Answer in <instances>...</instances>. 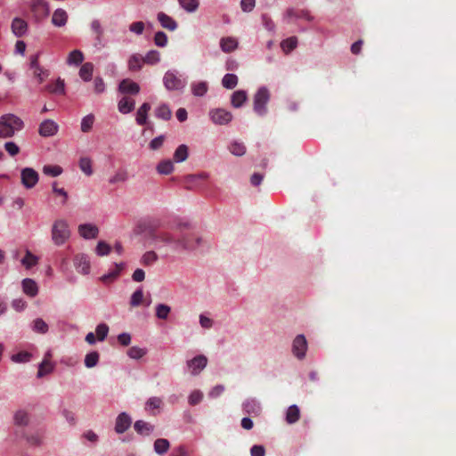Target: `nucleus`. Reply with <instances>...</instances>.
Returning <instances> with one entry per match:
<instances>
[{
    "label": "nucleus",
    "mask_w": 456,
    "mask_h": 456,
    "mask_svg": "<svg viewBox=\"0 0 456 456\" xmlns=\"http://www.w3.org/2000/svg\"><path fill=\"white\" fill-rule=\"evenodd\" d=\"M128 179V172L125 169H118L113 176L109 179L110 184L124 183Z\"/></svg>",
    "instance_id": "4c0bfd02"
},
{
    "label": "nucleus",
    "mask_w": 456,
    "mask_h": 456,
    "mask_svg": "<svg viewBox=\"0 0 456 456\" xmlns=\"http://www.w3.org/2000/svg\"><path fill=\"white\" fill-rule=\"evenodd\" d=\"M96 335L99 341H103L109 332V326L105 323H101L96 327Z\"/></svg>",
    "instance_id": "4d7b16f0"
},
{
    "label": "nucleus",
    "mask_w": 456,
    "mask_h": 456,
    "mask_svg": "<svg viewBox=\"0 0 456 456\" xmlns=\"http://www.w3.org/2000/svg\"><path fill=\"white\" fill-rule=\"evenodd\" d=\"M158 259V256L154 251H148L142 256V264L145 265H151L155 263Z\"/></svg>",
    "instance_id": "e2e57ef3"
},
{
    "label": "nucleus",
    "mask_w": 456,
    "mask_h": 456,
    "mask_svg": "<svg viewBox=\"0 0 456 456\" xmlns=\"http://www.w3.org/2000/svg\"><path fill=\"white\" fill-rule=\"evenodd\" d=\"M208 359L204 355H198L187 362L188 368L192 375L199 374L207 365Z\"/></svg>",
    "instance_id": "f8f14e48"
},
{
    "label": "nucleus",
    "mask_w": 456,
    "mask_h": 456,
    "mask_svg": "<svg viewBox=\"0 0 456 456\" xmlns=\"http://www.w3.org/2000/svg\"><path fill=\"white\" fill-rule=\"evenodd\" d=\"M33 330L36 332L45 334L48 331V325L43 319L37 318L34 321Z\"/></svg>",
    "instance_id": "5fc2aeb1"
},
{
    "label": "nucleus",
    "mask_w": 456,
    "mask_h": 456,
    "mask_svg": "<svg viewBox=\"0 0 456 456\" xmlns=\"http://www.w3.org/2000/svg\"><path fill=\"white\" fill-rule=\"evenodd\" d=\"M27 442L31 445H40L42 443V436L39 433L26 436Z\"/></svg>",
    "instance_id": "0e129e2a"
},
{
    "label": "nucleus",
    "mask_w": 456,
    "mask_h": 456,
    "mask_svg": "<svg viewBox=\"0 0 456 456\" xmlns=\"http://www.w3.org/2000/svg\"><path fill=\"white\" fill-rule=\"evenodd\" d=\"M30 7L38 19L46 17L49 13L48 4L45 0H31Z\"/></svg>",
    "instance_id": "9b49d317"
},
{
    "label": "nucleus",
    "mask_w": 456,
    "mask_h": 456,
    "mask_svg": "<svg viewBox=\"0 0 456 456\" xmlns=\"http://www.w3.org/2000/svg\"><path fill=\"white\" fill-rule=\"evenodd\" d=\"M73 264L77 271L82 274H87L90 272V262L88 256L85 254H77L74 256Z\"/></svg>",
    "instance_id": "9d476101"
},
{
    "label": "nucleus",
    "mask_w": 456,
    "mask_h": 456,
    "mask_svg": "<svg viewBox=\"0 0 456 456\" xmlns=\"http://www.w3.org/2000/svg\"><path fill=\"white\" fill-rule=\"evenodd\" d=\"M174 170V165L171 160H163L157 166V171L161 175H169Z\"/></svg>",
    "instance_id": "a19ab883"
},
{
    "label": "nucleus",
    "mask_w": 456,
    "mask_h": 456,
    "mask_svg": "<svg viewBox=\"0 0 456 456\" xmlns=\"http://www.w3.org/2000/svg\"><path fill=\"white\" fill-rule=\"evenodd\" d=\"M79 168L87 176L93 175L92 160L88 157H82L79 159Z\"/></svg>",
    "instance_id": "72a5a7b5"
},
{
    "label": "nucleus",
    "mask_w": 456,
    "mask_h": 456,
    "mask_svg": "<svg viewBox=\"0 0 456 456\" xmlns=\"http://www.w3.org/2000/svg\"><path fill=\"white\" fill-rule=\"evenodd\" d=\"M51 357V353L47 352L46 354L45 355L44 360L39 365L37 378H43L44 376L51 373L53 370V364L50 361Z\"/></svg>",
    "instance_id": "f3484780"
},
{
    "label": "nucleus",
    "mask_w": 456,
    "mask_h": 456,
    "mask_svg": "<svg viewBox=\"0 0 456 456\" xmlns=\"http://www.w3.org/2000/svg\"><path fill=\"white\" fill-rule=\"evenodd\" d=\"M220 47L224 53H232L238 47V41L232 37H223L220 40Z\"/></svg>",
    "instance_id": "5701e85b"
},
{
    "label": "nucleus",
    "mask_w": 456,
    "mask_h": 456,
    "mask_svg": "<svg viewBox=\"0 0 456 456\" xmlns=\"http://www.w3.org/2000/svg\"><path fill=\"white\" fill-rule=\"evenodd\" d=\"M22 289L26 295L31 297L37 296L38 292V287L37 282L29 278H26L22 281Z\"/></svg>",
    "instance_id": "aec40b11"
},
{
    "label": "nucleus",
    "mask_w": 456,
    "mask_h": 456,
    "mask_svg": "<svg viewBox=\"0 0 456 456\" xmlns=\"http://www.w3.org/2000/svg\"><path fill=\"white\" fill-rule=\"evenodd\" d=\"M159 61V53L156 50H151L147 53L143 57V62L150 65H154Z\"/></svg>",
    "instance_id": "8fccbe9b"
},
{
    "label": "nucleus",
    "mask_w": 456,
    "mask_h": 456,
    "mask_svg": "<svg viewBox=\"0 0 456 456\" xmlns=\"http://www.w3.org/2000/svg\"><path fill=\"white\" fill-rule=\"evenodd\" d=\"M13 423L18 427H26L29 423V414L25 410H18L13 415Z\"/></svg>",
    "instance_id": "412c9836"
},
{
    "label": "nucleus",
    "mask_w": 456,
    "mask_h": 456,
    "mask_svg": "<svg viewBox=\"0 0 456 456\" xmlns=\"http://www.w3.org/2000/svg\"><path fill=\"white\" fill-rule=\"evenodd\" d=\"M94 65L91 62L84 63L79 70V76L84 81H89L92 78Z\"/></svg>",
    "instance_id": "7c9ffc66"
},
{
    "label": "nucleus",
    "mask_w": 456,
    "mask_h": 456,
    "mask_svg": "<svg viewBox=\"0 0 456 456\" xmlns=\"http://www.w3.org/2000/svg\"><path fill=\"white\" fill-rule=\"evenodd\" d=\"M27 22L20 18H15L12 22V30L17 37H22L27 31Z\"/></svg>",
    "instance_id": "b1692460"
},
{
    "label": "nucleus",
    "mask_w": 456,
    "mask_h": 456,
    "mask_svg": "<svg viewBox=\"0 0 456 456\" xmlns=\"http://www.w3.org/2000/svg\"><path fill=\"white\" fill-rule=\"evenodd\" d=\"M83 61H84L83 53L80 50H74L69 53L68 59H67V63L69 65H72V64L79 65L83 62Z\"/></svg>",
    "instance_id": "473e14b6"
},
{
    "label": "nucleus",
    "mask_w": 456,
    "mask_h": 456,
    "mask_svg": "<svg viewBox=\"0 0 456 456\" xmlns=\"http://www.w3.org/2000/svg\"><path fill=\"white\" fill-rule=\"evenodd\" d=\"M43 173L53 177L58 176L62 173L60 166L46 165L43 167Z\"/></svg>",
    "instance_id": "3c124183"
},
{
    "label": "nucleus",
    "mask_w": 456,
    "mask_h": 456,
    "mask_svg": "<svg viewBox=\"0 0 456 456\" xmlns=\"http://www.w3.org/2000/svg\"><path fill=\"white\" fill-rule=\"evenodd\" d=\"M131 424L132 419L129 415L126 412H122L116 419L115 431L118 434H123L130 428Z\"/></svg>",
    "instance_id": "4468645a"
},
{
    "label": "nucleus",
    "mask_w": 456,
    "mask_h": 456,
    "mask_svg": "<svg viewBox=\"0 0 456 456\" xmlns=\"http://www.w3.org/2000/svg\"><path fill=\"white\" fill-rule=\"evenodd\" d=\"M188 158V147L185 144H181L177 147L174 153V159L175 162L185 161Z\"/></svg>",
    "instance_id": "f704fd0d"
},
{
    "label": "nucleus",
    "mask_w": 456,
    "mask_h": 456,
    "mask_svg": "<svg viewBox=\"0 0 456 456\" xmlns=\"http://www.w3.org/2000/svg\"><path fill=\"white\" fill-rule=\"evenodd\" d=\"M94 123V116L93 114H88L82 118L81 121V131L83 133H88L91 131L93 125Z\"/></svg>",
    "instance_id": "a18cd8bd"
},
{
    "label": "nucleus",
    "mask_w": 456,
    "mask_h": 456,
    "mask_svg": "<svg viewBox=\"0 0 456 456\" xmlns=\"http://www.w3.org/2000/svg\"><path fill=\"white\" fill-rule=\"evenodd\" d=\"M147 354V350L145 348H141L138 346H132L127 350V355L132 359H141Z\"/></svg>",
    "instance_id": "de8ad7c7"
},
{
    "label": "nucleus",
    "mask_w": 456,
    "mask_h": 456,
    "mask_svg": "<svg viewBox=\"0 0 456 456\" xmlns=\"http://www.w3.org/2000/svg\"><path fill=\"white\" fill-rule=\"evenodd\" d=\"M38 257L33 255L29 250L26 251L25 256L21 260L22 265H24L27 269H30L31 267L37 265Z\"/></svg>",
    "instance_id": "e433bc0d"
},
{
    "label": "nucleus",
    "mask_w": 456,
    "mask_h": 456,
    "mask_svg": "<svg viewBox=\"0 0 456 456\" xmlns=\"http://www.w3.org/2000/svg\"><path fill=\"white\" fill-rule=\"evenodd\" d=\"M162 404L159 397H151L146 403L147 409H159Z\"/></svg>",
    "instance_id": "774afa93"
},
{
    "label": "nucleus",
    "mask_w": 456,
    "mask_h": 456,
    "mask_svg": "<svg viewBox=\"0 0 456 456\" xmlns=\"http://www.w3.org/2000/svg\"><path fill=\"white\" fill-rule=\"evenodd\" d=\"M154 43L156 45L160 47L166 46L167 43V35L162 31L157 32L154 36Z\"/></svg>",
    "instance_id": "680f3d73"
},
{
    "label": "nucleus",
    "mask_w": 456,
    "mask_h": 456,
    "mask_svg": "<svg viewBox=\"0 0 456 456\" xmlns=\"http://www.w3.org/2000/svg\"><path fill=\"white\" fill-rule=\"evenodd\" d=\"M33 74L34 77L38 79V82L42 83L45 80V78L48 77L49 72L48 70L45 69L40 66L33 69Z\"/></svg>",
    "instance_id": "bf43d9fd"
},
{
    "label": "nucleus",
    "mask_w": 456,
    "mask_h": 456,
    "mask_svg": "<svg viewBox=\"0 0 456 456\" xmlns=\"http://www.w3.org/2000/svg\"><path fill=\"white\" fill-rule=\"evenodd\" d=\"M21 183L27 189H32L37 183L39 176L38 173L31 168L25 167L20 172Z\"/></svg>",
    "instance_id": "423d86ee"
},
{
    "label": "nucleus",
    "mask_w": 456,
    "mask_h": 456,
    "mask_svg": "<svg viewBox=\"0 0 456 456\" xmlns=\"http://www.w3.org/2000/svg\"><path fill=\"white\" fill-rule=\"evenodd\" d=\"M170 447V444L168 440L165 438H159L154 442V451L158 454H164L166 453Z\"/></svg>",
    "instance_id": "2f4dec72"
},
{
    "label": "nucleus",
    "mask_w": 456,
    "mask_h": 456,
    "mask_svg": "<svg viewBox=\"0 0 456 456\" xmlns=\"http://www.w3.org/2000/svg\"><path fill=\"white\" fill-rule=\"evenodd\" d=\"M23 121L13 114H5L0 118V137L8 138L14 135L15 132L23 128Z\"/></svg>",
    "instance_id": "f03ea898"
},
{
    "label": "nucleus",
    "mask_w": 456,
    "mask_h": 456,
    "mask_svg": "<svg viewBox=\"0 0 456 456\" xmlns=\"http://www.w3.org/2000/svg\"><path fill=\"white\" fill-rule=\"evenodd\" d=\"M286 16L289 19L291 18H305L307 20H310V16L307 12L304 11H296L294 9H289L286 12Z\"/></svg>",
    "instance_id": "052dcab7"
},
{
    "label": "nucleus",
    "mask_w": 456,
    "mask_h": 456,
    "mask_svg": "<svg viewBox=\"0 0 456 456\" xmlns=\"http://www.w3.org/2000/svg\"><path fill=\"white\" fill-rule=\"evenodd\" d=\"M99 354L96 351L87 354L85 358V365L87 368H93L96 366L99 362Z\"/></svg>",
    "instance_id": "09e8293b"
},
{
    "label": "nucleus",
    "mask_w": 456,
    "mask_h": 456,
    "mask_svg": "<svg viewBox=\"0 0 456 456\" xmlns=\"http://www.w3.org/2000/svg\"><path fill=\"white\" fill-rule=\"evenodd\" d=\"M171 312V307L165 304L156 305V316L160 320H167Z\"/></svg>",
    "instance_id": "79ce46f5"
},
{
    "label": "nucleus",
    "mask_w": 456,
    "mask_h": 456,
    "mask_svg": "<svg viewBox=\"0 0 456 456\" xmlns=\"http://www.w3.org/2000/svg\"><path fill=\"white\" fill-rule=\"evenodd\" d=\"M180 5L189 12H192L197 10L199 6L198 0H178Z\"/></svg>",
    "instance_id": "603ef678"
},
{
    "label": "nucleus",
    "mask_w": 456,
    "mask_h": 456,
    "mask_svg": "<svg viewBox=\"0 0 456 456\" xmlns=\"http://www.w3.org/2000/svg\"><path fill=\"white\" fill-rule=\"evenodd\" d=\"M58 129L59 126L55 121L45 119L40 124L38 133L43 137H50L56 134Z\"/></svg>",
    "instance_id": "1a4fd4ad"
},
{
    "label": "nucleus",
    "mask_w": 456,
    "mask_h": 456,
    "mask_svg": "<svg viewBox=\"0 0 456 456\" xmlns=\"http://www.w3.org/2000/svg\"><path fill=\"white\" fill-rule=\"evenodd\" d=\"M78 232L80 236L85 239H94L99 233L97 226L91 224H80L78 226Z\"/></svg>",
    "instance_id": "dca6fc26"
},
{
    "label": "nucleus",
    "mask_w": 456,
    "mask_h": 456,
    "mask_svg": "<svg viewBox=\"0 0 456 456\" xmlns=\"http://www.w3.org/2000/svg\"><path fill=\"white\" fill-rule=\"evenodd\" d=\"M119 91L122 94H137L140 92V86L137 83L126 78L120 82Z\"/></svg>",
    "instance_id": "a211bd4d"
},
{
    "label": "nucleus",
    "mask_w": 456,
    "mask_h": 456,
    "mask_svg": "<svg viewBox=\"0 0 456 456\" xmlns=\"http://www.w3.org/2000/svg\"><path fill=\"white\" fill-rule=\"evenodd\" d=\"M209 117L216 125H226L232 119V114L224 109H214L209 111Z\"/></svg>",
    "instance_id": "0eeeda50"
},
{
    "label": "nucleus",
    "mask_w": 456,
    "mask_h": 456,
    "mask_svg": "<svg viewBox=\"0 0 456 456\" xmlns=\"http://www.w3.org/2000/svg\"><path fill=\"white\" fill-rule=\"evenodd\" d=\"M238 84V77L234 74H226L222 79V85L227 89H233Z\"/></svg>",
    "instance_id": "ea45409f"
},
{
    "label": "nucleus",
    "mask_w": 456,
    "mask_h": 456,
    "mask_svg": "<svg viewBox=\"0 0 456 456\" xmlns=\"http://www.w3.org/2000/svg\"><path fill=\"white\" fill-rule=\"evenodd\" d=\"M202 393L199 390H195L189 396V403L191 405H196L202 400Z\"/></svg>",
    "instance_id": "69168bd1"
},
{
    "label": "nucleus",
    "mask_w": 456,
    "mask_h": 456,
    "mask_svg": "<svg viewBox=\"0 0 456 456\" xmlns=\"http://www.w3.org/2000/svg\"><path fill=\"white\" fill-rule=\"evenodd\" d=\"M90 28L94 35V45L98 47L103 46L104 30L99 20H92Z\"/></svg>",
    "instance_id": "ddd939ff"
},
{
    "label": "nucleus",
    "mask_w": 456,
    "mask_h": 456,
    "mask_svg": "<svg viewBox=\"0 0 456 456\" xmlns=\"http://www.w3.org/2000/svg\"><path fill=\"white\" fill-rule=\"evenodd\" d=\"M155 115L159 118L168 120L172 116V112L167 104H161L156 109Z\"/></svg>",
    "instance_id": "58836bf2"
},
{
    "label": "nucleus",
    "mask_w": 456,
    "mask_h": 456,
    "mask_svg": "<svg viewBox=\"0 0 456 456\" xmlns=\"http://www.w3.org/2000/svg\"><path fill=\"white\" fill-rule=\"evenodd\" d=\"M95 251L98 256H107L110 252V246L107 244L105 241H99Z\"/></svg>",
    "instance_id": "13d9d810"
},
{
    "label": "nucleus",
    "mask_w": 456,
    "mask_h": 456,
    "mask_svg": "<svg viewBox=\"0 0 456 456\" xmlns=\"http://www.w3.org/2000/svg\"><path fill=\"white\" fill-rule=\"evenodd\" d=\"M270 100V93L266 87H260L254 95V111L258 116L266 114V105Z\"/></svg>",
    "instance_id": "39448f33"
},
{
    "label": "nucleus",
    "mask_w": 456,
    "mask_h": 456,
    "mask_svg": "<svg viewBox=\"0 0 456 456\" xmlns=\"http://www.w3.org/2000/svg\"><path fill=\"white\" fill-rule=\"evenodd\" d=\"M142 301H143V291L142 289H138L131 296L130 305H131V307H137L142 304Z\"/></svg>",
    "instance_id": "49530a36"
},
{
    "label": "nucleus",
    "mask_w": 456,
    "mask_h": 456,
    "mask_svg": "<svg viewBox=\"0 0 456 456\" xmlns=\"http://www.w3.org/2000/svg\"><path fill=\"white\" fill-rule=\"evenodd\" d=\"M134 100L129 97H123L118 104V110L123 114L130 113L134 108Z\"/></svg>",
    "instance_id": "a878e982"
},
{
    "label": "nucleus",
    "mask_w": 456,
    "mask_h": 456,
    "mask_svg": "<svg viewBox=\"0 0 456 456\" xmlns=\"http://www.w3.org/2000/svg\"><path fill=\"white\" fill-rule=\"evenodd\" d=\"M300 419V411L297 405H291L286 412V421L289 424H294Z\"/></svg>",
    "instance_id": "cd10ccee"
},
{
    "label": "nucleus",
    "mask_w": 456,
    "mask_h": 456,
    "mask_svg": "<svg viewBox=\"0 0 456 456\" xmlns=\"http://www.w3.org/2000/svg\"><path fill=\"white\" fill-rule=\"evenodd\" d=\"M4 149L12 157L17 155L20 152V148L13 142H7L4 144Z\"/></svg>",
    "instance_id": "338daca9"
},
{
    "label": "nucleus",
    "mask_w": 456,
    "mask_h": 456,
    "mask_svg": "<svg viewBox=\"0 0 456 456\" xmlns=\"http://www.w3.org/2000/svg\"><path fill=\"white\" fill-rule=\"evenodd\" d=\"M143 62V57L140 54H133L128 60V68L132 71H137L141 69Z\"/></svg>",
    "instance_id": "c756f323"
},
{
    "label": "nucleus",
    "mask_w": 456,
    "mask_h": 456,
    "mask_svg": "<svg viewBox=\"0 0 456 456\" xmlns=\"http://www.w3.org/2000/svg\"><path fill=\"white\" fill-rule=\"evenodd\" d=\"M247 100V93L243 90L235 91L231 99L232 105L234 108H240Z\"/></svg>",
    "instance_id": "c85d7f7f"
},
{
    "label": "nucleus",
    "mask_w": 456,
    "mask_h": 456,
    "mask_svg": "<svg viewBox=\"0 0 456 456\" xmlns=\"http://www.w3.org/2000/svg\"><path fill=\"white\" fill-rule=\"evenodd\" d=\"M158 20L164 28H167L170 31H174L177 28L176 21L164 12L158 13Z\"/></svg>",
    "instance_id": "6ab92c4d"
},
{
    "label": "nucleus",
    "mask_w": 456,
    "mask_h": 456,
    "mask_svg": "<svg viewBox=\"0 0 456 456\" xmlns=\"http://www.w3.org/2000/svg\"><path fill=\"white\" fill-rule=\"evenodd\" d=\"M242 406L246 413L253 416L260 415L262 411L260 403L253 398L247 399Z\"/></svg>",
    "instance_id": "2eb2a0df"
},
{
    "label": "nucleus",
    "mask_w": 456,
    "mask_h": 456,
    "mask_svg": "<svg viewBox=\"0 0 456 456\" xmlns=\"http://www.w3.org/2000/svg\"><path fill=\"white\" fill-rule=\"evenodd\" d=\"M31 359V354L26 351L19 352L12 356V361L15 362H27Z\"/></svg>",
    "instance_id": "6e6d98bb"
},
{
    "label": "nucleus",
    "mask_w": 456,
    "mask_h": 456,
    "mask_svg": "<svg viewBox=\"0 0 456 456\" xmlns=\"http://www.w3.org/2000/svg\"><path fill=\"white\" fill-rule=\"evenodd\" d=\"M230 152L234 156H243L246 153V147L242 142L234 141L229 146Z\"/></svg>",
    "instance_id": "c9c22d12"
},
{
    "label": "nucleus",
    "mask_w": 456,
    "mask_h": 456,
    "mask_svg": "<svg viewBox=\"0 0 456 456\" xmlns=\"http://www.w3.org/2000/svg\"><path fill=\"white\" fill-rule=\"evenodd\" d=\"M124 268V264H116L113 270L102 275L100 279L103 283H110L115 281Z\"/></svg>",
    "instance_id": "4be33fe9"
},
{
    "label": "nucleus",
    "mask_w": 456,
    "mask_h": 456,
    "mask_svg": "<svg viewBox=\"0 0 456 456\" xmlns=\"http://www.w3.org/2000/svg\"><path fill=\"white\" fill-rule=\"evenodd\" d=\"M163 84L168 91H180L185 87L187 81L177 71L168 70L163 77Z\"/></svg>",
    "instance_id": "20e7f679"
},
{
    "label": "nucleus",
    "mask_w": 456,
    "mask_h": 456,
    "mask_svg": "<svg viewBox=\"0 0 456 456\" xmlns=\"http://www.w3.org/2000/svg\"><path fill=\"white\" fill-rule=\"evenodd\" d=\"M151 238L155 243L173 245L175 249L194 250L198 248L202 239L190 232L187 224H180L167 231L152 232Z\"/></svg>",
    "instance_id": "f257e3e1"
},
{
    "label": "nucleus",
    "mask_w": 456,
    "mask_h": 456,
    "mask_svg": "<svg viewBox=\"0 0 456 456\" xmlns=\"http://www.w3.org/2000/svg\"><path fill=\"white\" fill-rule=\"evenodd\" d=\"M68 14L63 9H57L54 11L52 22L54 26L62 27L67 23Z\"/></svg>",
    "instance_id": "393cba45"
},
{
    "label": "nucleus",
    "mask_w": 456,
    "mask_h": 456,
    "mask_svg": "<svg viewBox=\"0 0 456 456\" xmlns=\"http://www.w3.org/2000/svg\"><path fill=\"white\" fill-rule=\"evenodd\" d=\"M47 90L53 94H64L65 85L64 80L58 78L53 84L47 86Z\"/></svg>",
    "instance_id": "37998d69"
},
{
    "label": "nucleus",
    "mask_w": 456,
    "mask_h": 456,
    "mask_svg": "<svg viewBox=\"0 0 456 456\" xmlns=\"http://www.w3.org/2000/svg\"><path fill=\"white\" fill-rule=\"evenodd\" d=\"M297 37H291L289 38L283 40L281 44V46L284 51L290 52L297 47Z\"/></svg>",
    "instance_id": "864d4df0"
},
{
    "label": "nucleus",
    "mask_w": 456,
    "mask_h": 456,
    "mask_svg": "<svg viewBox=\"0 0 456 456\" xmlns=\"http://www.w3.org/2000/svg\"><path fill=\"white\" fill-rule=\"evenodd\" d=\"M208 88L206 82H198L191 85V91L195 96H203L208 92Z\"/></svg>",
    "instance_id": "c03bdc74"
},
{
    "label": "nucleus",
    "mask_w": 456,
    "mask_h": 456,
    "mask_svg": "<svg viewBox=\"0 0 456 456\" xmlns=\"http://www.w3.org/2000/svg\"><path fill=\"white\" fill-rule=\"evenodd\" d=\"M134 430L142 436H149L154 429V427L144 420H137L134 425Z\"/></svg>",
    "instance_id": "bb28decb"
},
{
    "label": "nucleus",
    "mask_w": 456,
    "mask_h": 456,
    "mask_svg": "<svg viewBox=\"0 0 456 456\" xmlns=\"http://www.w3.org/2000/svg\"><path fill=\"white\" fill-rule=\"evenodd\" d=\"M307 350V342L304 335H297L293 340L292 352L298 359H303Z\"/></svg>",
    "instance_id": "6e6552de"
},
{
    "label": "nucleus",
    "mask_w": 456,
    "mask_h": 456,
    "mask_svg": "<svg viewBox=\"0 0 456 456\" xmlns=\"http://www.w3.org/2000/svg\"><path fill=\"white\" fill-rule=\"evenodd\" d=\"M70 236L68 223L63 219L56 220L52 228V239L54 244L61 246L66 242Z\"/></svg>",
    "instance_id": "7ed1b4c3"
}]
</instances>
